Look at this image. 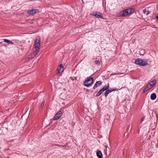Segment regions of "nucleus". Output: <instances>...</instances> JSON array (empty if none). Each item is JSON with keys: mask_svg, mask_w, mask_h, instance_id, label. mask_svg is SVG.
<instances>
[{"mask_svg": "<svg viewBox=\"0 0 158 158\" xmlns=\"http://www.w3.org/2000/svg\"><path fill=\"white\" fill-rule=\"evenodd\" d=\"M97 156L98 157V158H102V154L101 152L98 150L97 152Z\"/></svg>", "mask_w": 158, "mask_h": 158, "instance_id": "obj_10", "label": "nucleus"}, {"mask_svg": "<svg viewBox=\"0 0 158 158\" xmlns=\"http://www.w3.org/2000/svg\"><path fill=\"white\" fill-rule=\"evenodd\" d=\"M110 91H111V92L114 91H115L116 90L114 89H110Z\"/></svg>", "mask_w": 158, "mask_h": 158, "instance_id": "obj_26", "label": "nucleus"}, {"mask_svg": "<svg viewBox=\"0 0 158 158\" xmlns=\"http://www.w3.org/2000/svg\"><path fill=\"white\" fill-rule=\"evenodd\" d=\"M152 100H154L156 99V94L154 93L152 94L150 96Z\"/></svg>", "mask_w": 158, "mask_h": 158, "instance_id": "obj_11", "label": "nucleus"}, {"mask_svg": "<svg viewBox=\"0 0 158 158\" xmlns=\"http://www.w3.org/2000/svg\"><path fill=\"white\" fill-rule=\"evenodd\" d=\"M44 103H43V102H42V103H41V107H43V106H44Z\"/></svg>", "mask_w": 158, "mask_h": 158, "instance_id": "obj_28", "label": "nucleus"}, {"mask_svg": "<svg viewBox=\"0 0 158 158\" xmlns=\"http://www.w3.org/2000/svg\"><path fill=\"white\" fill-rule=\"evenodd\" d=\"M123 15H124V16H126L128 15V11L127 10V9L123 10Z\"/></svg>", "mask_w": 158, "mask_h": 158, "instance_id": "obj_13", "label": "nucleus"}, {"mask_svg": "<svg viewBox=\"0 0 158 158\" xmlns=\"http://www.w3.org/2000/svg\"><path fill=\"white\" fill-rule=\"evenodd\" d=\"M62 109L58 111L56 114L54 116L53 119L54 120H56L58 119L61 116L63 112V110H62Z\"/></svg>", "mask_w": 158, "mask_h": 158, "instance_id": "obj_4", "label": "nucleus"}, {"mask_svg": "<svg viewBox=\"0 0 158 158\" xmlns=\"http://www.w3.org/2000/svg\"><path fill=\"white\" fill-rule=\"evenodd\" d=\"M57 74L61 73L64 70V66L62 64H60L57 68Z\"/></svg>", "mask_w": 158, "mask_h": 158, "instance_id": "obj_6", "label": "nucleus"}, {"mask_svg": "<svg viewBox=\"0 0 158 158\" xmlns=\"http://www.w3.org/2000/svg\"><path fill=\"white\" fill-rule=\"evenodd\" d=\"M135 63L136 64L142 66H145L148 65L147 61L144 59L139 58L136 59Z\"/></svg>", "mask_w": 158, "mask_h": 158, "instance_id": "obj_2", "label": "nucleus"}, {"mask_svg": "<svg viewBox=\"0 0 158 158\" xmlns=\"http://www.w3.org/2000/svg\"><path fill=\"white\" fill-rule=\"evenodd\" d=\"M109 94L108 91L107 90L105 93V96L106 97Z\"/></svg>", "mask_w": 158, "mask_h": 158, "instance_id": "obj_22", "label": "nucleus"}, {"mask_svg": "<svg viewBox=\"0 0 158 158\" xmlns=\"http://www.w3.org/2000/svg\"><path fill=\"white\" fill-rule=\"evenodd\" d=\"M40 38L39 36H38L36 37L35 40H40Z\"/></svg>", "mask_w": 158, "mask_h": 158, "instance_id": "obj_25", "label": "nucleus"}, {"mask_svg": "<svg viewBox=\"0 0 158 158\" xmlns=\"http://www.w3.org/2000/svg\"><path fill=\"white\" fill-rule=\"evenodd\" d=\"M123 15V11H121L118 14V16H124Z\"/></svg>", "mask_w": 158, "mask_h": 158, "instance_id": "obj_17", "label": "nucleus"}, {"mask_svg": "<svg viewBox=\"0 0 158 158\" xmlns=\"http://www.w3.org/2000/svg\"><path fill=\"white\" fill-rule=\"evenodd\" d=\"M156 80L154 79L152 81H151L149 83H151V85L152 86H154L156 84Z\"/></svg>", "mask_w": 158, "mask_h": 158, "instance_id": "obj_14", "label": "nucleus"}, {"mask_svg": "<svg viewBox=\"0 0 158 158\" xmlns=\"http://www.w3.org/2000/svg\"><path fill=\"white\" fill-rule=\"evenodd\" d=\"M144 118L142 117L141 119L140 123H142V122L144 120Z\"/></svg>", "mask_w": 158, "mask_h": 158, "instance_id": "obj_24", "label": "nucleus"}, {"mask_svg": "<svg viewBox=\"0 0 158 158\" xmlns=\"http://www.w3.org/2000/svg\"><path fill=\"white\" fill-rule=\"evenodd\" d=\"M147 13H146V15H147L150 13L151 12V11L150 10H149V8H147Z\"/></svg>", "mask_w": 158, "mask_h": 158, "instance_id": "obj_21", "label": "nucleus"}, {"mask_svg": "<svg viewBox=\"0 0 158 158\" xmlns=\"http://www.w3.org/2000/svg\"><path fill=\"white\" fill-rule=\"evenodd\" d=\"M156 19H157V20H158V16H157V17H156Z\"/></svg>", "mask_w": 158, "mask_h": 158, "instance_id": "obj_30", "label": "nucleus"}, {"mask_svg": "<svg viewBox=\"0 0 158 158\" xmlns=\"http://www.w3.org/2000/svg\"><path fill=\"white\" fill-rule=\"evenodd\" d=\"M103 92L102 91V90L101 89L95 95L96 97H98L100 96Z\"/></svg>", "mask_w": 158, "mask_h": 158, "instance_id": "obj_15", "label": "nucleus"}, {"mask_svg": "<svg viewBox=\"0 0 158 158\" xmlns=\"http://www.w3.org/2000/svg\"><path fill=\"white\" fill-rule=\"evenodd\" d=\"M119 74L117 73H112L111 74V75H115V74Z\"/></svg>", "mask_w": 158, "mask_h": 158, "instance_id": "obj_27", "label": "nucleus"}, {"mask_svg": "<svg viewBox=\"0 0 158 158\" xmlns=\"http://www.w3.org/2000/svg\"><path fill=\"white\" fill-rule=\"evenodd\" d=\"M102 84V82L101 81H97L94 86L93 88L95 89L96 88L100 86Z\"/></svg>", "mask_w": 158, "mask_h": 158, "instance_id": "obj_9", "label": "nucleus"}, {"mask_svg": "<svg viewBox=\"0 0 158 158\" xmlns=\"http://www.w3.org/2000/svg\"><path fill=\"white\" fill-rule=\"evenodd\" d=\"M107 90L108 91L109 93H110L111 92V91H110V89H107Z\"/></svg>", "mask_w": 158, "mask_h": 158, "instance_id": "obj_29", "label": "nucleus"}, {"mask_svg": "<svg viewBox=\"0 0 158 158\" xmlns=\"http://www.w3.org/2000/svg\"><path fill=\"white\" fill-rule=\"evenodd\" d=\"M95 63L97 65H100V62L99 60H96L95 61Z\"/></svg>", "mask_w": 158, "mask_h": 158, "instance_id": "obj_18", "label": "nucleus"}, {"mask_svg": "<svg viewBox=\"0 0 158 158\" xmlns=\"http://www.w3.org/2000/svg\"><path fill=\"white\" fill-rule=\"evenodd\" d=\"M143 12L144 14H146V13L147 12V9H144L143 10Z\"/></svg>", "mask_w": 158, "mask_h": 158, "instance_id": "obj_23", "label": "nucleus"}, {"mask_svg": "<svg viewBox=\"0 0 158 158\" xmlns=\"http://www.w3.org/2000/svg\"><path fill=\"white\" fill-rule=\"evenodd\" d=\"M38 12V10L37 9H32L28 10L27 13L31 15H33L37 13Z\"/></svg>", "mask_w": 158, "mask_h": 158, "instance_id": "obj_7", "label": "nucleus"}, {"mask_svg": "<svg viewBox=\"0 0 158 158\" xmlns=\"http://www.w3.org/2000/svg\"><path fill=\"white\" fill-rule=\"evenodd\" d=\"M92 15L95 16L98 18H103V15L102 14L99 12H92L91 14Z\"/></svg>", "mask_w": 158, "mask_h": 158, "instance_id": "obj_5", "label": "nucleus"}, {"mask_svg": "<svg viewBox=\"0 0 158 158\" xmlns=\"http://www.w3.org/2000/svg\"><path fill=\"white\" fill-rule=\"evenodd\" d=\"M93 78H87L84 82V85L86 87H89L93 84Z\"/></svg>", "mask_w": 158, "mask_h": 158, "instance_id": "obj_3", "label": "nucleus"}, {"mask_svg": "<svg viewBox=\"0 0 158 158\" xmlns=\"http://www.w3.org/2000/svg\"><path fill=\"white\" fill-rule=\"evenodd\" d=\"M40 40H35V47L29 56L28 58L31 59L34 57L37 54L39 51V49L40 47Z\"/></svg>", "mask_w": 158, "mask_h": 158, "instance_id": "obj_1", "label": "nucleus"}, {"mask_svg": "<svg viewBox=\"0 0 158 158\" xmlns=\"http://www.w3.org/2000/svg\"><path fill=\"white\" fill-rule=\"evenodd\" d=\"M144 51L143 50H141L140 52H139V54L141 55H143L144 54Z\"/></svg>", "mask_w": 158, "mask_h": 158, "instance_id": "obj_20", "label": "nucleus"}, {"mask_svg": "<svg viewBox=\"0 0 158 158\" xmlns=\"http://www.w3.org/2000/svg\"><path fill=\"white\" fill-rule=\"evenodd\" d=\"M153 87V86H152V85H151V83H149L145 87V88L143 89V93H144L145 92L149 90Z\"/></svg>", "mask_w": 158, "mask_h": 158, "instance_id": "obj_8", "label": "nucleus"}, {"mask_svg": "<svg viewBox=\"0 0 158 158\" xmlns=\"http://www.w3.org/2000/svg\"><path fill=\"white\" fill-rule=\"evenodd\" d=\"M127 10L128 11V14L129 15L132 14L133 13L134 10L132 8H129L127 9Z\"/></svg>", "mask_w": 158, "mask_h": 158, "instance_id": "obj_12", "label": "nucleus"}, {"mask_svg": "<svg viewBox=\"0 0 158 158\" xmlns=\"http://www.w3.org/2000/svg\"><path fill=\"white\" fill-rule=\"evenodd\" d=\"M109 88V85L107 86H104L101 89L102 91L104 92L105 90H106Z\"/></svg>", "mask_w": 158, "mask_h": 158, "instance_id": "obj_16", "label": "nucleus"}, {"mask_svg": "<svg viewBox=\"0 0 158 158\" xmlns=\"http://www.w3.org/2000/svg\"><path fill=\"white\" fill-rule=\"evenodd\" d=\"M5 42L9 44H13V42L10 40H4Z\"/></svg>", "mask_w": 158, "mask_h": 158, "instance_id": "obj_19", "label": "nucleus"}]
</instances>
